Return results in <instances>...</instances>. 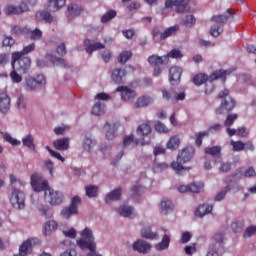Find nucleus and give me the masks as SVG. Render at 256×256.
Returning a JSON list of instances; mask_svg holds the SVG:
<instances>
[{"instance_id": "1", "label": "nucleus", "mask_w": 256, "mask_h": 256, "mask_svg": "<svg viewBox=\"0 0 256 256\" xmlns=\"http://www.w3.org/2000/svg\"><path fill=\"white\" fill-rule=\"evenodd\" d=\"M195 154V148L193 146H188L184 148L177 157V161L171 163V168L178 175H181L183 171H189L190 167L185 166V163L191 161L193 155Z\"/></svg>"}, {"instance_id": "2", "label": "nucleus", "mask_w": 256, "mask_h": 256, "mask_svg": "<svg viewBox=\"0 0 256 256\" xmlns=\"http://www.w3.org/2000/svg\"><path fill=\"white\" fill-rule=\"evenodd\" d=\"M76 245H78L82 251H96L97 244L95 243L93 229L86 227L80 231V237L76 240Z\"/></svg>"}, {"instance_id": "3", "label": "nucleus", "mask_w": 256, "mask_h": 256, "mask_svg": "<svg viewBox=\"0 0 256 256\" xmlns=\"http://www.w3.org/2000/svg\"><path fill=\"white\" fill-rule=\"evenodd\" d=\"M225 77H227V71L225 70H218L213 72L209 77H207V75L205 74H198L193 78V82L196 85H203V83H205V81H209V83L206 85V93H213L214 91V87H213V81H215V79H223V81H225Z\"/></svg>"}, {"instance_id": "4", "label": "nucleus", "mask_w": 256, "mask_h": 256, "mask_svg": "<svg viewBox=\"0 0 256 256\" xmlns=\"http://www.w3.org/2000/svg\"><path fill=\"white\" fill-rule=\"evenodd\" d=\"M12 68L19 73H27L31 69V58L21 56V53H12Z\"/></svg>"}, {"instance_id": "5", "label": "nucleus", "mask_w": 256, "mask_h": 256, "mask_svg": "<svg viewBox=\"0 0 256 256\" xmlns=\"http://www.w3.org/2000/svg\"><path fill=\"white\" fill-rule=\"evenodd\" d=\"M219 99H222L221 105L216 109V115H223V113H228V111H233L235 108V100L229 96V90L224 89L218 95Z\"/></svg>"}, {"instance_id": "6", "label": "nucleus", "mask_w": 256, "mask_h": 256, "mask_svg": "<svg viewBox=\"0 0 256 256\" xmlns=\"http://www.w3.org/2000/svg\"><path fill=\"white\" fill-rule=\"evenodd\" d=\"M45 85H47V79L43 74L37 75L36 78L28 76L24 81V89L26 91H35L38 87H43Z\"/></svg>"}, {"instance_id": "7", "label": "nucleus", "mask_w": 256, "mask_h": 256, "mask_svg": "<svg viewBox=\"0 0 256 256\" xmlns=\"http://www.w3.org/2000/svg\"><path fill=\"white\" fill-rule=\"evenodd\" d=\"M30 183L33 191L36 193H41V191H48L49 182L43 179V176L39 173H34L31 175Z\"/></svg>"}, {"instance_id": "8", "label": "nucleus", "mask_w": 256, "mask_h": 256, "mask_svg": "<svg viewBox=\"0 0 256 256\" xmlns=\"http://www.w3.org/2000/svg\"><path fill=\"white\" fill-rule=\"evenodd\" d=\"M10 203L14 209H25V193L14 188L10 195Z\"/></svg>"}, {"instance_id": "9", "label": "nucleus", "mask_w": 256, "mask_h": 256, "mask_svg": "<svg viewBox=\"0 0 256 256\" xmlns=\"http://www.w3.org/2000/svg\"><path fill=\"white\" fill-rule=\"evenodd\" d=\"M223 239V233L216 234L210 243L209 251L206 256H219L218 251L223 248Z\"/></svg>"}, {"instance_id": "10", "label": "nucleus", "mask_w": 256, "mask_h": 256, "mask_svg": "<svg viewBox=\"0 0 256 256\" xmlns=\"http://www.w3.org/2000/svg\"><path fill=\"white\" fill-rule=\"evenodd\" d=\"M45 201L50 205H61L63 203V192L48 188L44 194Z\"/></svg>"}, {"instance_id": "11", "label": "nucleus", "mask_w": 256, "mask_h": 256, "mask_svg": "<svg viewBox=\"0 0 256 256\" xmlns=\"http://www.w3.org/2000/svg\"><path fill=\"white\" fill-rule=\"evenodd\" d=\"M191 0H166L165 7L171 9L176 7L177 13H185L187 11V5Z\"/></svg>"}, {"instance_id": "12", "label": "nucleus", "mask_w": 256, "mask_h": 256, "mask_svg": "<svg viewBox=\"0 0 256 256\" xmlns=\"http://www.w3.org/2000/svg\"><path fill=\"white\" fill-rule=\"evenodd\" d=\"M29 6L22 2L19 6L8 5L4 8L5 15H21V13H27Z\"/></svg>"}, {"instance_id": "13", "label": "nucleus", "mask_w": 256, "mask_h": 256, "mask_svg": "<svg viewBox=\"0 0 256 256\" xmlns=\"http://www.w3.org/2000/svg\"><path fill=\"white\" fill-rule=\"evenodd\" d=\"M116 91L120 93L122 101H133L137 97V92L127 86H119Z\"/></svg>"}, {"instance_id": "14", "label": "nucleus", "mask_w": 256, "mask_h": 256, "mask_svg": "<svg viewBox=\"0 0 256 256\" xmlns=\"http://www.w3.org/2000/svg\"><path fill=\"white\" fill-rule=\"evenodd\" d=\"M118 213L121 217H128L129 219H133L137 216V212H135V208L129 206L128 204L121 205L118 208Z\"/></svg>"}, {"instance_id": "15", "label": "nucleus", "mask_w": 256, "mask_h": 256, "mask_svg": "<svg viewBox=\"0 0 256 256\" xmlns=\"http://www.w3.org/2000/svg\"><path fill=\"white\" fill-rule=\"evenodd\" d=\"M173 209H175L173 201H171L169 198H164L161 200L159 205V211L160 213H162V215H168V213H171Z\"/></svg>"}, {"instance_id": "16", "label": "nucleus", "mask_w": 256, "mask_h": 256, "mask_svg": "<svg viewBox=\"0 0 256 256\" xmlns=\"http://www.w3.org/2000/svg\"><path fill=\"white\" fill-rule=\"evenodd\" d=\"M153 101H155V98H153V96H149V95L141 96L134 103V109L149 107V105H151Z\"/></svg>"}, {"instance_id": "17", "label": "nucleus", "mask_w": 256, "mask_h": 256, "mask_svg": "<svg viewBox=\"0 0 256 256\" xmlns=\"http://www.w3.org/2000/svg\"><path fill=\"white\" fill-rule=\"evenodd\" d=\"M105 137L108 141H113L117 137V124L106 123L104 125Z\"/></svg>"}, {"instance_id": "18", "label": "nucleus", "mask_w": 256, "mask_h": 256, "mask_svg": "<svg viewBox=\"0 0 256 256\" xmlns=\"http://www.w3.org/2000/svg\"><path fill=\"white\" fill-rule=\"evenodd\" d=\"M134 251H138V253H149L151 251L152 246L149 242L145 240H138L133 244Z\"/></svg>"}, {"instance_id": "19", "label": "nucleus", "mask_w": 256, "mask_h": 256, "mask_svg": "<svg viewBox=\"0 0 256 256\" xmlns=\"http://www.w3.org/2000/svg\"><path fill=\"white\" fill-rule=\"evenodd\" d=\"M181 73H183V69H181L180 67L174 66L170 68L169 80L172 85L179 83V81L181 80Z\"/></svg>"}, {"instance_id": "20", "label": "nucleus", "mask_w": 256, "mask_h": 256, "mask_svg": "<svg viewBox=\"0 0 256 256\" xmlns=\"http://www.w3.org/2000/svg\"><path fill=\"white\" fill-rule=\"evenodd\" d=\"M11 108V98L7 93H0V111L1 113H7Z\"/></svg>"}, {"instance_id": "21", "label": "nucleus", "mask_w": 256, "mask_h": 256, "mask_svg": "<svg viewBox=\"0 0 256 256\" xmlns=\"http://www.w3.org/2000/svg\"><path fill=\"white\" fill-rule=\"evenodd\" d=\"M87 53H92L93 51H99V49H105V45L100 42H94L92 40L86 39L84 41Z\"/></svg>"}, {"instance_id": "22", "label": "nucleus", "mask_w": 256, "mask_h": 256, "mask_svg": "<svg viewBox=\"0 0 256 256\" xmlns=\"http://www.w3.org/2000/svg\"><path fill=\"white\" fill-rule=\"evenodd\" d=\"M83 13V7L79 4H70L67 9L68 19H73V17H79Z\"/></svg>"}, {"instance_id": "23", "label": "nucleus", "mask_w": 256, "mask_h": 256, "mask_svg": "<svg viewBox=\"0 0 256 256\" xmlns=\"http://www.w3.org/2000/svg\"><path fill=\"white\" fill-rule=\"evenodd\" d=\"M71 140L69 138H60L53 142V145L57 151H67Z\"/></svg>"}, {"instance_id": "24", "label": "nucleus", "mask_w": 256, "mask_h": 256, "mask_svg": "<svg viewBox=\"0 0 256 256\" xmlns=\"http://www.w3.org/2000/svg\"><path fill=\"white\" fill-rule=\"evenodd\" d=\"M126 75H127V71H125V69L116 68L112 72V80L115 83H123V81H125Z\"/></svg>"}, {"instance_id": "25", "label": "nucleus", "mask_w": 256, "mask_h": 256, "mask_svg": "<svg viewBox=\"0 0 256 256\" xmlns=\"http://www.w3.org/2000/svg\"><path fill=\"white\" fill-rule=\"evenodd\" d=\"M15 107L20 111V113H25V111H27V107H29V100L27 97L21 95L16 99Z\"/></svg>"}, {"instance_id": "26", "label": "nucleus", "mask_w": 256, "mask_h": 256, "mask_svg": "<svg viewBox=\"0 0 256 256\" xmlns=\"http://www.w3.org/2000/svg\"><path fill=\"white\" fill-rule=\"evenodd\" d=\"M37 21H44L45 23H55V18L47 11H38L35 15Z\"/></svg>"}, {"instance_id": "27", "label": "nucleus", "mask_w": 256, "mask_h": 256, "mask_svg": "<svg viewBox=\"0 0 256 256\" xmlns=\"http://www.w3.org/2000/svg\"><path fill=\"white\" fill-rule=\"evenodd\" d=\"M121 193L122 190L120 187L115 188L114 190L106 194L105 203H111V201H119L121 199Z\"/></svg>"}, {"instance_id": "28", "label": "nucleus", "mask_w": 256, "mask_h": 256, "mask_svg": "<svg viewBox=\"0 0 256 256\" xmlns=\"http://www.w3.org/2000/svg\"><path fill=\"white\" fill-rule=\"evenodd\" d=\"M59 229V224L55 220H49L44 224V235L49 236Z\"/></svg>"}, {"instance_id": "29", "label": "nucleus", "mask_w": 256, "mask_h": 256, "mask_svg": "<svg viewBox=\"0 0 256 256\" xmlns=\"http://www.w3.org/2000/svg\"><path fill=\"white\" fill-rule=\"evenodd\" d=\"M167 57L168 56H157L152 55L148 58V63L152 65V67H160V65H163V63H167Z\"/></svg>"}, {"instance_id": "30", "label": "nucleus", "mask_w": 256, "mask_h": 256, "mask_svg": "<svg viewBox=\"0 0 256 256\" xmlns=\"http://www.w3.org/2000/svg\"><path fill=\"white\" fill-rule=\"evenodd\" d=\"M171 244V238L169 235L165 234L162 240L155 245L156 251H165L169 249V245Z\"/></svg>"}, {"instance_id": "31", "label": "nucleus", "mask_w": 256, "mask_h": 256, "mask_svg": "<svg viewBox=\"0 0 256 256\" xmlns=\"http://www.w3.org/2000/svg\"><path fill=\"white\" fill-rule=\"evenodd\" d=\"M95 145H97V141H95L93 138L86 136L83 139L82 147H83V150L86 151L87 153H91V151H93V147H95Z\"/></svg>"}, {"instance_id": "32", "label": "nucleus", "mask_w": 256, "mask_h": 256, "mask_svg": "<svg viewBox=\"0 0 256 256\" xmlns=\"http://www.w3.org/2000/svg\"><path fill=\"white\" fill-rule=\"evenodd\" d=\"M213 211V206L209 204H203L198 207L196 210V217H205V215H209Z\"/></svg>"}, {"instance_id": "33", "label": "nucleus", "mask_w": 256, "mask_h": 256, "mask_svg": "<svg viewBox=\"0 0 256 256\" xmlns=\"http://www.w3.org/2000/svg\"><path fill=\"white\" fill-rule=\"evenodd\" d=\"M214 163H220V166L218 167L219 173H229L231 171V163L223 162L221 157L216 158Z\"/></svg>"}, {"instance_id": "34", "label": "nucleus", "mask_w": 256, "mask_h": 256, "mask_svg": "<svg viewBox=\"0 0 256 256\" xmlns=\"http://www.w3.org/2000/svg\"><path fill=\"white\" fill-rule=\"evenodd\" d=\"M179 145H181V139L179 138V135H174L169 139L167 149L175 151V149H179Z\"/></svg>"}, {"instance_id": "35", "label": "nucleus", "mask_w": 256, "mask_h": 256, "mask_svg": "<svg viewBox=\"0 0 256 256\" xmlns=\"http://www.w3.org/2000/svg\"><path fill=\"white\" fill-rule=\"evenodd\" d=\"M65 0H49V9L50 11H59V9H62V7H65Z\"/></svg>"}, {"instance_id": "36", "label": "nucleus", "mask_w": 256, "mask_h": 256, "mask_svg": "<svg viewBox=\"0 0 256 256\" xmlns=\"http://www.w3.org/2000/svg\"><path fill=\"white\" fill-rule=\"evenodd\" d=\"M141 237H143L144 239L153 240L158 239L159 234H157V232H152L151 227H146L141 230Z\"/></svg>"}, {"instance_id": "37", "label": "nucleus", "mask_w": 256, "mask_h": 256, "mask_svg": "<svg viewBox=\"0 0 256 256\" xmlns=\"http://www.w3.org/2000/svg\"><path fill=\"white\" fill-rule=\"evenodd\" d=\"M169 169V164L165 162H159L157 160L153 163V171L155 173H163V171H167Z\"/></svg>"}, {"instance_id": "38", "label": "nucleus", "mask_w": 256, "mask_h": 256, "mask_svg": "<svg viewBox=\"0 0 256 256\" xmlns=\"http://www.w3.org/2000/svg\"><path fill=\"white\" fill-rule=\"evenodd\" d=\"M22 143L24 147H28L31 151H35V142L33 139V135L28 134L24 138H22Z\"/></svg>"}, {"instance_id": "39", "label": "nucleus", "mask_w": 256, "mask_h": 256, "mask_svg": "<svg viewBox=\"0 0 256 256\" xmlns=\"http://www.w3.org/2000/svg\"><path fill=\"white\" fill-rule=\"evenodd\" d=\"M105 113V104L101 102H96L92 107V115H103Z\"/></svg>"}, {"instance_id": "40", "label": "nucleus", "mask_w": 256, "mask_h": 256, "mask_svg": "<svg viewBox=\"0 0 256 256\" xmlns=\"http://www.w3.org/2000/svg\"><path fill=\"white\" fill-rule=\"evenodd\" d=\"M177 31H179V27L172 26L168 29H166L160 36V39L165 40L168 37H173V35H176Z\"/></svg>"}, {"instance_id": "41", "label": "nucleus", "mask_w": 256, "mask_h": 256, "mask_svg": "<svg viewBox=\"0 0 256 256\" xmlns=\"http://www.w3.org/2000/svg\"><path fill=\"white\" fill-rule=\"evenodd\" d=\"M46 59H48V61L53 63V65H58L60 67H65V60H63L62 58H58L57 56H55L53 54H47Z\"/></svg>"}, {"instance_id": "42", "label": "nucleus", "mask_w": 256, "mask_h": 256, "mask_svg": "<svg viewBox=\"0 0 256 256\" xmlns=\"http://www.w3.org/2000/svg\"><path fill=\"white\" fill-rule=\"evenodd\" d=\"M78 213L75 212V210L71 207H65L61 210L60 212V216L63 218V219H71V216L72 215H77Z\"/></svg>"}, {"instance_id": "43", "label": "nucleus", "mask_w": 256, "mask_h": 256, "mask_svg": "<svg viewBox=\"0 0 256 256\" xmlns=\"http://www.w3.org/2000/svg\"><path fill=\"white\" fill-rule=\"evenodd\" d=\"M205 189V184L203 182H194L190 184V193H203Z\"/></svg>"}, {"instance_id": "44", "label": "nucleus", "mask_w": 256, "mask_h": 256, "mask_svg": "<svg viewBox=\"0 0 256 256\" xmlns=\"http://www.w3.org/2000/svg\"><path fill=\"white\" fill-rule=\"evenodd\" d=\"M31 245H32V242L30 239L24 241L22 243V245L20 246L19 248V253H21V255H26L29 253V251L31 250Z\"/></svg>"}, {"instance_id": "45", "label": "nucleus", "mask_w": 256, "mask_h": 256, "mask_svg": "<svg viewBox=\"0 0 256 256\" xmlns=\"http://www.w3.org/2000/svg\"><path fill=\"white\" fill-rule=\"evenodd\" d=\"M28 35H29L30 39H32L33 41H39L41 39V37H43V31L36 28V29L30 30L28 32Z\"/></svg>"}, {"instance_id": "46", "label": "nucleus", "mask_w": 256, "mask_h": 256, "mask_svg": "<svg viewBox=\"0 0 256 256\" xmlns=\"http://www.w3.org/2000/svg\"><path fill=\"white\" fill-rule=\"evenodd\" d=\"M221 33H223V25H221V24H214L210 28V35L212 37H219V35H221Z\"/></svg>"}, {"instance_id": "47", "label": "nucleus", "mask_w": 256, "mask_h": 256, "mask_svg": "<svg viewBox=\"0 0 256 256\" xmlns=\"http://www.w3.org/2000/svg\"><path fill=\"white\" fill-rule=\"evenodd\" d=\"M132 56L133 54L131 53V51H123L118 57V63L125 65V63L129 61Z\"/></svg>"}, {"instance_id": "48", "label": "nucleus", "mask_w": 256, "mask_h": 256, "mask_svg": "<svg viewBox=\"0 0 256 256\" xmlns=\"http://www.w3.org/2000/svg\"><path fill=\"white\" fill-rule=\"evenodd\" d=\"M205 153H207L208 155H212V157H216V159H218V157H221L219 156L221 155V147L214 146V147L206 148Z\"/></svg>"}, {"instance_id": "49", "label": "nucleus", "mask_w": 256, "mask_h": 256, "mask_svg": "<svg viewBox=\"0 0 256 256\" xmlns=\"http://www.w3.org/2000/svg\"><path fill=\"white\" fill-rule=\"evenodd\" d=\"M115 17H117V12L115 10H110L101 17V23H109V21L115 19Z\"/></svg>"}, {"instance_id": "50", "label": "nucleus", "mask_w": 256, "mask_h": 256, "mask_svg": "<svg viewBox=\"0 0 256 256\" xmlns=\"http://www.w3.org/2000/svg\"><path fill=\"white\" fill-rule=\"evenodd\" d=\"M85 191L87 197L93 198L97 197V192L99 191V188L95 185H88L85 187Z\"/></svg>"}, {"instance_id": "51", "label": "nucleus", "mask_w": 256, "mask_h": 256, "mask_svg": "<svg viewBox=\"0 0 256 256\" xmlns=\"http://www.w3.org/2000/svg\"><path fill=\"white\" fill-rule=\"evenodd\" d=\"M162 97L166 101H172L175 99V90L174 89H169V90H162Z\"/></svg>"}, {"instance_id": "52", "label": "nucleus", "mask_w": 256, "mask_h": 256, "mask_svg": "<svg viewBox=\"0 0 256 256\" xmlns=\"http://www.w3.org/2000/svg\"><path fill=\"white\" fill-rule=\"evenodd\" d=\"M38 211L42 217H45L46 219H49L50 217H53V212L47 206L40 205L38 206Z\"/></svg>"}, {"instance_id": "53", "label": "nucleus", "mask_w": 256, "mask_h": 256, "mask_svg": "<svg viewBox=\"0 0 256 256\" xmlns=\"http://www.w3.org/2000/svg\"><path fill=\"white\" fill-rule=\"evenodd\" d=\"M212 21H214L216 25H221V23H227L229 21V16L226 14L215 15L212 17Z\"/></svg>"}, {"instance_id": "54", "label": "nucleus", "mask_w": 256, "mask_h": 256, "mask_svg": "<svg viewBox=\"0 0 256 256\" xmlns=\"http://www.w3.org/2000/svg\"><path fill=\"white\" fill-rule=\"evenodd\" d=\"M10 183L12 190L17 189V187H23V185H25V182L21 181L20 179H17V177H15V175L13 174L10 175Z\"/></svg>"}, {"instance_id": "55", "label": "nucleus", "mask_w": 256, "mask_h": 256, "mask_svg": "<svg viewBox=\"0 0 256 256\" xmlns=\"http://www.w3.org/2000/svg\"><path fill=\"white\" fill-rule=\"evenodd\" d=\"M149 133H151V126H149V124H141L138 128H137V134L138 135H149Z\"/></svg>"}, {"instance_id": "56", "label": "nucleus", "mask_w": 256, "mask_h": 256, "mask_svg": "<svg viewBox=\"0 0 256 256\" xmlns=\"http://www.w3.org/2000/svg\"><path fill=\"white\" fill-rule=\"evenodd\" d=\"M79 205H81V197L74 196L71 199V203H70L69 207L71 209H74L75 212L79 213Z\"/></svg>"}, {"instance_id": "57", "label": "nucleus", "mask_w": 256, "mask_h": 256, "mask_svg": "<svg viewBox=\"0 0 256 256\" xmlns=\"http://www.w3.org/2000/svg\"><path fill=\"white\" fill-rule=\"evenodd\" d=\"M15 45V39L11 36L4 35L2 37V47H13Z\"/></svg>"}, {"instance_id": "58", "label": "nucleus", "mask_w": 256, "mask_h": 256, "mask_svg": "<svg viewBox=\"0 0 256 256\" xmlns=\"http://www.w3.org/2000/svg\"><path fill=\"white\" fill-rule=\"evenodd\" d=\"M3 139H5L7 141V143H10V145H13L14 147L21 145V141L11 137V134H9V133H5L3 135Z\"/></svg>"}, {"instance_id": "59", "label": "nucleus", "mask_w": 256, "mask_h": 256, "mask_svg": "<svg viewBox=\"0 0 256 256\" xmlns=\"http://www.w3.org/2000/svg\"><path fill=\"white\" fill-rule=\"evenodd\" d=\"M64 237L68 239H75L77 237V230L75 228H68L62 231Z\"/></svg>"}, {"instance_id": "60", "label": "nucleus", "mask_w": 256, "mask_h": 256, "mask_svg": "<svg viewBox=\"0 0 256 256\" xmlns=\"http://www.w3.org/2000/svg\"><path fill=\"white\" fill-rule=\"evenodd\" d=\"M166 57H167V62L169 61V58H171V59H181V58H183V53H181L177 49H173L168 53V55H166Z\"/></svg>"}, {"instance_id": "61", "label": "nucleus", "mask_w": 256, "mask_h": 256, "mask_svg": "<svg viewBox=\"0 0 256 256\" xmlns=\"http://www.w3.org/2000/svg\"><path fill=\"white\" fill-rule=\"evenodd\" d=\"M71 128L67 125H61L54 128L55 135H65Z\"/></svg>"}, {"instance_id": "62", "label": "nucleus", "mask_w": 256, "mask_h": 256, "mask_svg": "<svg viewBox=\"0 0 256 256\" xmlns=\"http://www.w3.org/2000/svg\"><path fill=\"white\" fill-rule=\"evenodd\" d=\"M195 23H196V19L193 15H188L183 20V25L186 27H193Z\"/></svg>"}, {"instance_id": "63", "label": "nucleus", "mask_w": 256, "mask_h": 256, "mask_svg": "<svg viewBox=\"0 0 256 256\" xmlns=\"http://www.w3.org/2000/svg\"><path fill=\"white\" fill-rule=\"evenodd\" d=\"M17 71L18 70L13 69V71L10 73L12 83H21V81H23V77H21Z\"/></svg>"}, {"instance_id": "64", "label": "nucleus", "mask_w": 256, "mask_h": 256, "mask_svg": "<svg viewBox=\"0 0 256 256\" xmlns=\"http://www.w3.org/2000/svg\"><path fill=\"white\" fill-rule=\"evenodd\" d=\"M255 233H256V226H250L245 230L243 237L244 239H249V237H253Z\"/></svg>"}]
</instances>
